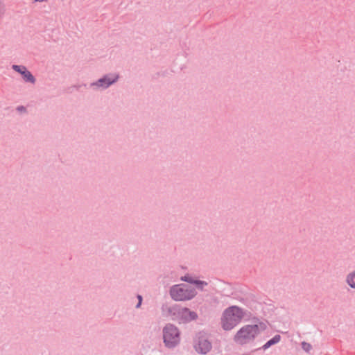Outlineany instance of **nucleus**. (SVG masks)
<instances>
[{"label":"nucleus","mask_w":355,"mask_h":355,"mask_svg":"<svg viewBox=\"0 0 355 355\" xmlns=\"http://www.w3.org/2000/svg\"><path fill=\"white\" fill-rule=\"evenodd\" d=\"M181 309L182 306L178 304H174L171 306L163 305L162 307V311L165 313V315L170 317L171 320L175 321H178Z\"/></svg>","instance_id":"7"},{"label":"nucleus","mask_w":355,"mask_h":355,"mask_svg":"<svg viewBox=\"0 0 355 355\" xmlns=\"http://www.w3.org/2000/svg\"><path fill=\"white\" fill-rule=\"evenodd\" d=\"M243 309L237 306H231L223 312L220 324L225 331H230L239 324L243 318Z\"/></svg>","instance_id":"1"},{"label":"nucleus","mask_w":355,"mask_h":355,"mask_svg":"<svg viewBox=\"0 0 355 355\" xmlns=\"http://www.w3.org/2000/svg\"><path fill=\"white\" fill-rule=\"evenodd\" d=\"M347 282L352 288H355V270L347 276Z\"/></svg>","instance_id":"11"},{"label":"nucleus","mask_w":355,"mask_h":355,"mask_svg":"<svg viewBox=\"0 0 355 355\" xmlns=\"http://www.w3.org/2000/svg\"><path fill=\"white\" fill-rule=\"evenodd\" d=\"M163 339L165 346L168 348H173L180 341V332L178 328L173 324L168 323L163 328Z\"/></svg>","instance_id":"4"},{"label":"nucleus","mask_w":355,"mask_h":355,"mask_svg":"<svg viewBox=\"0 0 355 355\" xmlns=\"http://www.w3.org/2000/svg\"><path fill=\"white\" fill-rule=\"evenodd\" d=\"M302 347L304 351L309 352V350L311 349V344H309L308 343L302 342Z\"/></svg>","instance_id":"14"},{"label":"nucleus","mask_w":355,"mask_h":355,"mask_svg":"<svg viewBox=\"0 0 355 355\" xmlns=\"http://www.w3.org/2000/svg\"><path fill=\"white\" fill-rule=\"evenodd\" d=\"M281 340V336L279 334L275 335L272 338L269 340L267 343H266L263 346L262 349L266 350V349L269 348L270 346L277 344L279 343Z\"/></svg>","instance_id":"9"},{"label":"nucleus","mask_w":355,"mask_h":355,"mask_svg":"<svg viewBox=\"0 0 355 355\" xmlns=\"http://www.w3.org/2000/svg\"><path fill=\"white\" fill-rule=\"evenodd\" d=\"M193 284H196L197 286V287L201 290H202L203 285L207 284V282H205L204 281H201V280H194Z\"/></svg>","instance_id":"13"},{"label":"nucleus","mask_w":355,"mask_h":355,"mask_svg":"<svg viewBox=\"0 0 355 355\" xmlns=\"http://www.w3.org/2000/svg\"><path fill=\"white\" fill-rule=\"evenodd\" d=\"M196 294V288L184 284L174 285L170 288V295L175 301L189 300Z\"/></svg>","instance_id":"3"},{"label":"nucleus","mask_w":355,"mask_h":355,"mask_svg":"<svg viewBox=\"0 0 355 355\" xmlns=\"http://www.w3.org/2000/svg\"><path fill=\"white\" fill-rule=\"evenodd\" d=\"M260 334L258 324H246L243 326L234 336V343L239 345H245L254 340Z\"/></svg>","instance_id":"2"},{"label":"nucleus","mask_w":355,"mask_h":355,"mask_svg":"<svg viewBox=\"0 0 355 355\" xmlns=\"http://www.w3.org/2000/svg\"><path fill=\"white\" fill-rule=\"evenodd\" d=\"M23 76V78L26 82L34 83L35 82V78L33 76V74L27 70L26 68V70L23 71V73H21Z\"/></svg>","instance_id":"10"},{"label":"nucleus","mask_w":355,"mask_h":355,"mask_svg":"<svg viewBox=\"0 0 355 355\" xmlns=\"http://www.w3.org/2000/svg\"><path fill=\"white\" fill-rule=\"evenodd\" d=\"M118 76L115 78H110L108 75L104 76L103 78L98 79L96 83H93L92 85L97 87H101L104 89L107 88L110 85L116 81Z\"/></svg>","instance_id":"8"},{"label":"nucleus","mask_w":355,"mask_h":355,"mask_svg":"<svg viewBox=\"0 0 355 355\" xmlns=\"http://www.w3.org/2000/svg\"><path fill=\"white\" fill-rule=\"evenodd\" d=\"M198 318V314L195 311H190L187 307H182L178 321L180 323H187Z\"/></svg>","instance_id":"6"},{"label":"nucleus","mask_w":355,"mask_h":355,"mask_svg":"<svg viewBox=\"0 0 355 355\" xmlns=\"http://www.w3.org/2000/svg\"><path fill=\"white\" fill-rule=\"evenodd\" d=\"M12 69L15 71H17L21 74L23 73V71L26 70V67L24 66L16 65V64L12 65Z\"/></svg>","instance_id":"12"},{"label":"nucleus","mask_w":355,"mask_h":355,"mask_svg":"<svg viewBox=\"0 0 355 355\" xmlns=\"http://www.w3.org/2000/svg\"><path fill=\"white\" fill-rule=\"evenodd\" d=\"M137 299H138L139 302H138L137 304L136 305V308L140 307L141 302H142V296L140 295H138Z\"/></svg>","instance_id":"17"},{"label":"nucleus","mask_w":355,"mask_h":355,"mask_svg":"<svg viewBox=\"0 0 355 355\" xmlns=\"http://www.w3.org/2000/svg\"><path fill=\"white\" fill-rule=\"evenodd\" d=\"M181 279L182 281H184V282H189V283H191V284H193V282H194L193 278L191 277H190L189 275H185V276L182 277L181 278Z\"/></svg>","instance_id":"15"},{"label":"nucleus","mask_w":355,"mask_h":355,"mask_svg":"<svg viewBox=\"0 0 355 355\" xmlns=\"http://www.w3.org/2000/svg\"><path fill=\"white\" fill-rule=\"evenodd\" d=\"M48 0H33V2H43V1H47Z\"/></svg>","instance_id":"20"},{"label":"nucleus","mask_w":355,"mask_h":355,"mask_svg":"<svg viewBox=\"0 0 355 355\" xmlns=\"http://www.w3.org/2000/svg\"><path fill=\"white\" fill-rule=\"evenodd\" d=\"M4 12V5L1 1H0V18L3 15Z\"/></svg>","instance_id":"16"},{"label":"nucleus","mask_w":355,"mask_h":355,"mask_svg":"<svg viewBox=\"0 0 355 355\" xmlns=\"http://www.w3.org/2000/svg\"><path fill=\"white\" fill-rule=\"evenodd\" d=\"M258 326L259 327L260 331H263V330H265L266 329V324L265 323H263V322H260Z\"/></svg>","instance_id":"18"},{"label":"nucleus","mask_w":355,"mask_h":355,"mask_svg":"<svg viewBox=\"0 0 355 355\" xmlns=\"http://www.w3.org/2000/svg\"><path fill=\"white\" fill-rule=\"evenodd\" d=\"M194 347L197 352L202 354H206L211 351L212 345L205 332L200 331L196 334Z\"/></svg>","instance_id":"5"},{"label":"nucleus","mask_w":355,"mask_h":355,"mask_svg":"<svg viewBox=\"0 0 355 355\" xmlns=\"http://www.w3.org/2000/svg\"><path fill=\"white\" fill-rule=\"evenodd\" d=\"M17 110L20 112H26V108L23 105L18 106L17 107Z\"/></svg>","instance_id":"19"}]
</instances>
